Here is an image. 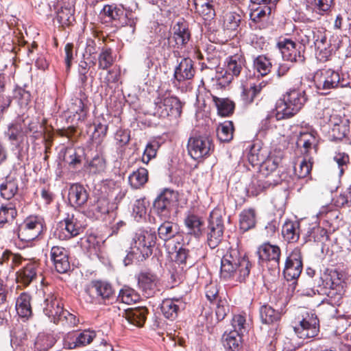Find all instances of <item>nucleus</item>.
<instances>
[{
	"label": "nucleus",
	"instance_id": "f257e3e1",
	"mask_svg": "<svg viewBox=\"0 0 351 351\" xmlns=\"http://www.w3.org/2000/svg\"><path fill=\"white\" fill-rule=\"evenodd\" d=\"M251 264L236 248H230L221 258L220 278L224 280L243 282L248 277Z\"/></svg>",
	"mask_w": 351,
	"mask_h": 351
},
{
	"label": "nucleus",
	"instance_id": "f03ea898",
	"mask_svg": "<svg viewBox=\"0 0 351 351\" xmlns=\"http://www.w3.org/2000/svg\"><path fill=\"white\" fill-rule=\"evenodd\" d=\"M306 101L305 93L300 90L293 89L287 92L283 97L276 104L275 112L268 114L262 121V128L266 130L270 127V121L275 116L276 120L289 119L298 113Z\"/></svg>",
	"mask_w": 351,
	"mask_h": 351
},
{
	"label": "nucleus",
	"instance_id": "7ed1b4c3",
	"mask_svg": "<svg viewBox=\"0 0 351 351\" xmlns=\"http://www.w3.org/2000/svg\"><path fill=\"white\" fill-rule=\"evenodd\" d=\"M156 235L154 232L140 230L132 238L130 250L123 260L125 266L130 265L133 261H143L152 254L155 245Z\"/></svg>",
	"mask_w": 351,
	"mask_h": 351
},
{
	"label": "nucleus",
	"instance_id": "20e7f679",
	"mask_svg": "<svg viewBox=\"0 0 351 351\" xmlns=\"http://www.w3.org/2000/svg\"><path fill=\"white\" fill-rule=\"evenodd\" d=\"M137 4L132 3L130 6L120 5H106L104 6L102 13L110 19L122 21L123 23L131 28L134 32L135 26L138 21L136 13Z\"/></svg>",
	"mask_w": 351,
	"mask_h": 351
},
{
	"label": "nucleus",
	"instance_id": "39448f33",
	"mask_svg": "<svg viewBox=\"0 0 351 351\" xmlns=\"http://www.w3.org/2000/svg\"><path fill=\"white\" fill-rule=\"evenodd\" d=\"M213 149L212 140L206 134L193 132L188 140L187 151L194 160L208 156Z\"/></svg>",
	"mask_w": 351,
	"mask_h": 351
},
{
	"label": "nucleus",
	"instance_id": "423d86ee",
	"mask_svg": "<svg viewBox=\"0 0 351 351\" xmlns=\"http://www.w3.org/2000/svg\"><path fill=\"white\" fill-rule=\"evenodd\" d=\"M80 218H82L80 215H68L64 220L58 223L55 234L60 240H66L79 235L85 226Z\"/></svg>",
	"mask_w": 351,
	"mask_h": 351
},
{
	"label": "nucleus",
	"instance_id": "0eeeda50",
	"mask_svg": "<svg viewBox=\"0 0 351 351\" xmlns=\"http://www.w3.org/2000/svg\"><path fill=\"white\" fill-rule=\"evenodd\" d=\"M243 66L244 60L241 57L239 56L230 57L226 62L225 67L219 68L217 71L216 78L219 84L223 86L229 84L234 77L239 76Z\"/></svg>",
	"mask_w": 351,
	"mask_h": 351
},
{
	"label": "nucleus",
	"instance_id": "6e6552de",
	"mask_svg": "<svg viewBox=\"0 0 351 351\" xmlns=\"http://www.w3.org/2000/svg\"><path fill=\"white\" fill-rule=\"evenodd\" d=\"M294 331L300 339H305L317 336L319 332V320L317 316L305 311L298 324L294 326Z\"/></svg>",
	"mask_w": 351,
	"mask_h": 351
},
{
	"label": "nucleus",
	"instance_id": "1a4fd4ad",
	"mask_svg": "<svg viewBox=\"0 0 351 351\" xmlns=\"http://www.w3.org/2000/svg\"><path fill=\"white\" fill-rule=\"evenodd\" d=\"M43 228L42 219L37 216H31L19 227L18 237L22 241L29 242L38 237Z\"/></svg>",
	"mask_w": 351,
	"mask_h": 351
},
{
	"label": "nucleus",
	"instance_id": "9d476101",
	"mask_svg": "<svg viewBox=\"0 0 351 351\" xmlns=\"http://www.w3.org/2000/svg\"><path fill=\"white\" fill-rule=\"evenodd\" d=\"M277 46L281 52L284 60L291 62H303L304 58L302 54L303 50L300 46L298 47L295 43L289 38L280 39Z\"/></svg>",
	"mask_w": 351,
	"mask_h": 351
},
{
	"label": "nucleus",
	"instance_id": "9b49d317",
	"mask_svg": "<svg viewBox=\"0 0 351 351\" xmlns=\"http://www.w3.org/2000/svg\"><path fill=\"white\" fill-rule=\"evenodd\" d=\"M208 228V245L210 248L214 249L221 242L223 233V224L221 217L216 212L210 213Z\"/></svg>",
	"mask_w": 351,
	"mask_h": 351
},
{
	"label": "nucleus",
	"instance_id": "f8f14e48",
	"mask_svg": "<svg viewBox=\"0 0 351 351\" xmlns=\"http://www.w3.org/2000/svg\"><path fill=\"white\" fill-rule=\"evenodd\" d=\"M302 271V261L300 250L294 249L287 258L283 270L287 280H296Z\"/></svg>",
	"mask_w": 351,
	"mask_h": 351
},
{
	"label": "nucleus",
	"instance_id": "ddd939ff",
	"mask_svg": "<svg viewBox=\"0 0 351 351\" xmlns=\"http://www.w3.org/2000/svg\"><path fill=\"white\" fill-rule=\"evenodd\" d=\"M314 81L317 89L326 90L338 87L340 84V75L334 70L322 69L316 72Z\"/></svg>",
	"mask_w": 351,
	"mask_h": 351
},
{
	"label": "nucleus",
	"instance_id": "4468645a",
	"mask_svg": "<svg viewBox=\"0 0 351 351\" xmlns=\"http://www.w3.org/2000/svg\"><path fill=\"white\" fill-rule=\"evenodd\" d=\"M182 112V104L176 97H167L156 103L155 114L160 117H178Z\"/></svg>",
	"mask_w": 351,
	"mask_h": 351
},
{
	"label": "nucleus",
	"instance_id": "2eb2a0df",
	"mask_svg": "<svg viewBox=\"0 0 351 351\" xmlns=\"http://www.w3.org/2000/svg\"><path fill=\"white\" fill-rule=\"evenodd\" d=\"M97 337L95 331L84 330L73 335L68 334L64 339V348L73 350L84 347L90 343Z\"/></svg>",
	"mask_w": 351,
	"mask_h": 351
},
{
	"label": "nucleus",
	"instance_id": "dca6fc26",
	"mask_svg": "<svg viewBox=\"0 0 351 351\" xmlns=\"http://www.w3.org/2000/svg\"><path fill=\"white\" fill-rule=\"evenodd\" d=\"M176 195L173 191L165 190L154 201V208L157 214L164 219H168L175 203Z\"/></svg>",
	"mask_w": 351,
	"mask_h": 351
},
{
	"label": "nucleus",
	"instance_id": "f3484780",
	"mask_svg": "<svg viewBox=\"0 0 351 351\" xmlns=\"http://www.w3.org/2000/svg\"><path fill=\"white\" fill-rule=\"evenodd\" d=\"M282 157L280 153L276 154L270 153L268 157L262 162L260 166L259 172L261 178H273L276 180V184L280 182V177L277 169L281 162Z\"/></svg>",
	"mask_w": 351,
	"mask_h": 351
},
{
	"label": "nucleus",
	"instance_id": "a211bd4d",
	"mask_svg": "<svg viewBox=\"0 0 351 351\" xmlns=\"http://www.w3.org/2000/svg\"><path fill=\"white\" fill-rule=\"evenodd\" d=\"M312 42L319 58L326 60L332 51L330 42L328 40L327 31L322 27L315 28Z\"/></svg>",
	"mask_w": 351,
	"mask_h": 351
},
{
	"label": "nucleus",
	"instance_id": "6ab92c4d",
	"mask_svg": "<svg viewBox=\"0 0 351 351\" xmlns=\"http://www.w3.org/2000/svg\"><path fill=\"white\" fill-rule=\"evenodd\" d=\"M254 5L250 14V19L258 23L265 21L275 8L278 0H251Z\"/></svg>",
	"mask_w": 351,
	"mask_h": 351
},
{
	"label": "nucleus",
	"instance_id": "aec40b11",
	"mask_svg": "<svg viewBox=\"0 0 351 351\" xmlns=\"http://www.w3.org/2000/svg\"><path fill=\"white\" fill-rule=\"evenodd\" d=\"M258 254L259 259L268 262L272 268L280 270V250L278 246L263 243L259 247Z\"/></svg>",
	"mask_w": 351,
	"mask_h": 351
},
{
	"label": "nucleus",
	"instance_id": "412c9836",
	"mask_svg": "<svg viewBox=\"0 0 351 351\" xmlns=\"http://www.w3.org/2000/svg\"><path fill=\"white\" fill-rule=\"evenodd\" d=\"M98 191H100L98 195L106 196L117 203L120 202L125 195V192L122 190L120 184L113 180L103 181Z\"/></svg>",
	"mask_w": 351,
	"mask_h": 351
},
{
	"label": "nucleus",
	"instance_id": "4be33fe9",
	"mask_svg": "<svg viewBox=\"0 0 351 351\" xmlns=\"http://www.w3.org/2000/svg\"><path fill=\"white\" fill-rule=\"evenodd\" d=\"M51 259L58 273H66L70 269L67 251L62 247L53 246L51 250Z\"/></svg>",
	"mask_w": 351,
	"mask_h": 351
},
{
	"label": "nucleus",
	"instance_id": "5701e85b",
	"mask_svg": "<svg viewBox=\"0 0 351 351\" xmlns=\"http://www.w3.org/2000/svg\"><path fill=\"white\" fill-rule=\"evenodd\" d=\"M298 134L297 146L303 147L304 154H308L316 143L315 132L309 125H306L304 128H301Z\"/></svg>",
	"mask_w": 351,
	"mask_h": 351
},
{
	"label": "nucleus",
	"instance_id": "b1692460",
	"mask_svg": "<svg viewBox=\"0 0 351 351\" xmlns=\"http://www.w3.org/2000/svg\"><path fill=\"white\" fill-rule=\"evenodd\" d=\"M44 313L49 317L54 323L57 322L59 315L63 311L61 302L52 293H49L44 301Z\"/></svg>",
	"mask_w": 351,
	"mask_h": 351
},
{
	"label": "nucleus",
	"instance_id": "393cba45",
	"mask_svg": "<svg viewBox=\"0 0 351 351\" xmlns=\"http://www.w3.org/2000/svg\"><path fill=\"white\" fill-rule=\"evenodd\" d=\"M195 10L204 21L205 24H210L214 20L215 9L219 3H213L202 0H193Z\"/></svg>",
	"mask_w": 351,
	"mask_h": 351
},
{
	"label": "nucleus",
	"instance_id": "a878e982",
	"mask_svg": "<svg viewBox=\"0 0 351 351\" xmlns=\"http://www.w3.org/2000/svg\"><path fill=\"white\" fill-rule=\"evenodd\" d=\"M68 199L71 206L80 207L88 201V193L82 185L74 184L69 189Z\"/></svg>",
	"mask_w": 351,
	"mask_h": 351
},
{
	"label": "nucleus",
	"instance_id": "bb28decb",
	"mask_svg": "<svg viewBox=\"0 0 351 351\" xmlns=\"http://www.w3.org/2000/svg\"><path fill=\"white\" fill-rule=\"evenodd\" d=\"M191 34L188 23L180 20L173 27V38L178 47L185 45L189 40Z\"/></svg>",
	"mask_w": 351,
	"mask_h": 351
},
{
	"label": "nucleus",
	"instance_id": "cd10ccee",
	"mask_svg": "<svg viewBox=\"0 0 351 351\" xmlns=\"http://www.w3.org/2000/svg\"><path fill=\"white\" fill-rule=\"evenodd\" d=\"M159 282L157 276L151 273H143L139 276L138 285L146 297H151L157 289Z\"/></svg>",
	"mask_w": 351,
	"mask_h": 351
},
{
	"label": "nucleus",
	"instance_id": "c85d7f7f",
	"mask_svg": "<svg viewBox=\"0 0 351 351\" xmlns=\"http://www.w3.org/2000/svg\"><path fill=\"white\" fill-rule=\"evenodd\" d=\"M194 74L193 61L190 58L182 59L174 71V77L178 82L191 80Z\"/></svg>",
	"mask_w": 351,
	"mask_h": 351
},
{
	"label": "nucleus",
	"instance_id": "c756f323",
	"mask_svg": "<svg viewBox=\"0 0 351 351\" xmlns=\"http://www.w3.org/2000/svg\"><path fill=\"white\" fill-rule=\"evenodd\" d=\"M112 199L106 196L99 195L95 204L93 206L94 215L96 217H101L104 215L113 212L117 208V203L112 202Z\"/></svg>",
	"mask_w": 351,
	"mask_h": 351
},
{
	"label": "nucleus",
	"instance_id": "7c9ffc66",
	"mask_svg": "<svg viewBox=\"0 0 351 351\" xmlns=\"http://www.w3.org/2000/svg\"><path fill=\"white\" fill-rule=\"evenodd\" d=\"M276 184V180L273 178H269V179L261 178V173L258 172L256 176L252 178L248 186V192L253 195H257L269 186Z\"/></svg>",
	"mask_w": 351,
	"mask_h": 351
},
{
	"label": "nucleus",
	"instance_id": "2f4dec72",
	"mask_svg": "<svg viewBox=\"0 0 351 351\" xmlns=\"http://www.w3.org/2000/svg\"><path fill=\"white\" fill-rule=\"evenodd\" d=\"M38 263L36 261L29 262L19 272L18 281L25 286L29 285L37 276Z\"/></svg>",
	"mask_w": 351,
	"mask_h": 351
},
{
	"label": "nucleus",
	"instance_id": "473e14b6",
	"mask_svg": "<svg viewBox=\"0 0 351 351\" xmlns=\"http://www.w3.org/2000/svg\"><path fill=\"white\" fill-rule=\"evenodd\" d=\"M147 312L145 307L129 308L125 310L123 316L130 324L141 327L145 322Z\"/></svg>",
	"mask_w": 351,
	"mask_h": 351
},
{
	"label": "nucleus",
	"instance_id": "72a5a7b5",
	"mask_svg": "<svg viewBox=\"0 0 351 351\" xmlns=\"http://www.w3.org/2000/svg\"><path fill=\"white\" fill-rule=\"evenodd\" d=\"M16 215L17 211L13 203L2 205L0 208V229L12 225Z\"/></svg>",
	"mask_w": 351,
	"mask_h": 351
},
{
	"label": "nucleus",
	"instance_id": "f704fd0d",
	"mask_svg": "<svg viewBox=\"0 0 351 351\" xmlns=\"http://www.w3.org/2000/svg\"><path fill=\"white\" fill-rule=\"evenodd\" d=\"M181 308H184V304L179 299H166L161 304L163 315L170 319H174L177 317L178 312Z\"/></svg>",
	"mask_w": 351,
	"mask_h": 351
},
{
	"label": "nucleus",
	"instance_id": "c9c22d12",
	"mask_svg": "<svg viewBox=\"0 0 351 351\" xmlns=\"http://www.w3.org/2000/svg\"><path fill=\"white\" fill-rule=\"evenodd\" d=\"M184 225L188 234L195 237H199L202 234L203 221L198 215L188 213L184 219Z\"/></svg>",
	"mask_w": 351,
	"mask_h": 351
},
{
	"label": "nucleus",
	"instance_id": "e433bc0d",
	"mask_svg": "<svg viewBox=\"0 0 351 351\" xmlns=\"http://www.w3.org/2000/svg\"><path fill=\"white\" fill-rule=\"evenodd\" d=\"M282 234L289 243H295L300 237V224L298 221H286L282 228Z\"/></svg>",
	"mask_w": 351,
	"mask_h": 351
},
{
	"label": "nucleus",
	"instance_id": "4c0bfd02",
	"mask_svg": "<svg viewBox=\"0 0 351 351\" xmlns=\"http://www.w3.org/2000/svg\"><path fill=\"white\" fill-rule=\"evenodd\" d=\"M30 295L26 293H21L16 302V310L18 315L23 318H29L32 314L30 304Z\"/></svg>",
	"mask_w": 351,
	"mask_h": 351
},
{
	"label": "nucleus",
	"instance_id": "58836bf2",
	"mask_svg": "<svg viewBox=\"0 0 351 351\" xmlns=\"http://www.w3.org/2000/svg\"><path fill=\"white\" fill-rule=\"evenodd\" d=\"M178 232V224L169 221H165L158 228V237L164 241L173 239Z\"/></svg>",
	"mask_w": 351,
	"mask_h": 351
},
{
	"label": "nucleus",
	"instance_id": "ea45409f",
	"mask_svg": "<svg viewBox=\"0 0 351 351\" xmlns=\"http://www.w3.org/2000/svg\"><path fill=\"white\" fill-rule=\"evenodd\" d=\"M242 336L236 331L226 332L222 337L223 346L226 349L235 351L241 348Z\"/></svg>",
	"mask_w": 351,
	"mask_h": 351
},
{
	"label": "nucleus",
	"instance_id": "a19ab883",
	"mask_svg": "<svg viewBox=\"0 0 351 351\" xmlns=\"http://www.w3.org/2000/svg\"><path fill=\"white\" fill-rule=\"evenodd\" d=\"M256 224V213L252 208L243 210L239 215L240 229L243 232L254 227Z\"/></svg>",
	"mask_w": 351,
	"mask_h": 351
},
{
	"label": "nucleus",
	"instance_id": "79ce46f5",
	"mask_svg": "<svg viewBox=\"0 0 351 351\" xmlns=\"http://www.w3.org/2000/svg\"><path fill=\"white\" fill-rule=\"evenodd\" d=\"M241 16L235 12H228L226 13L223 18V28L228 32H235L237 31Z\"/></svg>",
	"mask_w": 351,
	"mask_h": 351
},
{
	"label": "nucleus",
	"instance_id": "37998d69",
	"mask_svg": "<svg viewBox=\"0 0 351 351\" xmlns=\"http://www.w3.org/2000/svg\"><path fill=\"white\" fill-rule=\"evenodd\" d=\"M213 100L220 116L228 117L232 114L234 104L231 100L226 98H219L215 96L213 97Z\"/></svg>",
	"mask_w": 351,
	"mask_h": 351
},
{
	"label": "nucleus",
	"instance_id": "c03bdc74",
	"mask_svg": "<svg viewBox=\"0 0 351 351\" xmlns=\"http://www.w3.org/2000/svg\"><path fill=\"white\" fill-rule=\"evenodd\" d=\"M321 118L323 122L328 123L329 126L341 125L343 121H349L346 117L341 116L333 109L329 108L323 110Z\"/></svg>",
	"mask_w": 351,
	"mask_h": 351
},
{
	"label": "nucleus",
	"instance_id": "a18cd8bd",
	"mask_svg": "<svg viewBox=\"0 0 351 351\" xmlns=\"http://www.w3.org/2000/svg\"><path fill=\"white\" fill-rule=\"evenodd\" d=\"M325 280L329 288L339 291L343 288L344 275L336 269H332L326 275Z\"/></svg>",
	"mask_w": 351,
	"mask_h": 351
},
{
	"label": "nucleus",
	"instance_id": "49530a36",
	"mask_svg": "<svg viewBox=\"0 0 351 351\" xmlns=\"http://www.w3.org/2000/svg\"><path fill=\"white\" fill-rule=\"evenodd\" d=\"M74 9L70 6H62L56 12V20L62 26L69 25L74 20Z\"/></svg>",
	"mask_w": 351,
	"mask_h": 351
},
{
	"label": "nucleus",
	"instance_id": "de8ad7c7",
	"mask_svg": "<svg viewBox=\"0 0 351 351\" xmlns=\"http://www.w3.org/2000/svg\"><path fill=\"white\" fill-rule=\"evenodd\" d=\"M148 180V171L145 168H139L129 176V182L132 187L138 189L144 185Z\"/></svg>",
	"mask_w": 351,
	"mask_h": 351
},
{
	"label": "nucleus",
	"instance_id": "09e8293b",
	"mask_svg": "<svg viewBox=\"0 0 351 351\" xmlns=\"http://www.w3.org/2000/svg\"><path fill=\"white\" fill-rule=\"evenodd\" d=\"M18 191V184L16 180L7 178L0 185L1 196L5 199L12 198Z\"/></svg>",
	"mask_w": 351,
	"mask_h": 351
},
{
	"label": "nucleus",
	"instance_id": "8fccbe9b",
	"mask_svg": "<svg viewBox=\"0 0 351 351\" xmlns=\"http://www.w3.org/2000/svg\"><path fill=\"white\" fill-rule=\"evenodd\" d=\"M233 132L234 128L232 122L230 121H224L217 128V137L221 142H229L233 138Z\"/></svg>",
	"mask_w": 351,
	"mask_h": 351
},
{
	"label": "nucleus",
	"instance_id": "3c124183",
	"mask_svg": "<svg viewBox=\"0 0 351 351\" xmlns=\"http://www.w3.org/2000/svg\"><path fill=\"white\" fill-rule=\"evenodd\" d=\"M92 289H94L98 296L103 299H108L114 293L112 285L104 281L93 282Z\"/></svg>",
	"mask_w": 351,
	"mask_h": 351
},
{
	"label": "nucleus",
	"instance_id": "603ef678",
	"mask_svg": "<svg viewBox=\"0 0 351 351\" xmlns=\"http://www.w3.org/2000/svg\"><path fill=\"white\" fill-rule=\"evenodd\" d=\"M313 1L314 3L311 7L307 5V10L320 16L327 14L334 4V0H313Z\"/></svg>",
	"mask_w": 351,
	"mask_h": 351
},
{
	"label": "nucleus",
	"instance_id": "864d4df0",
	"mask_svg": "<svg viewBox=\"0 0 351 351\" xmlns=\"http://www.w3.org/2000/svg\"><path fill=\"white\" fill-rule=\"evenodd\" d=\"M311 169L312 163L305 158L298 160L293 166L294 174L298 178L307 177L310 174Z\"/></svg>",
	"mask_w": 351,
	"mask_h": 351
},
{
	"label": "nucleus",
	"instance_id": "5fc2aeb1",
	"mask_svg": "<svg viewBox=\"0 0 351 351\" xmlns=\"http://www.w3.org/2000/svg\"><path fill=\"white\" fill-rule=\"evenodd\" d=\"M329 136L332 141L343 139L348 133L350 126L349 121H343V124L329 126Z\"/></svg>",
	"mask_w": 351,
	"mask_h": 351
},
{
	"label": "nucleus",
	"instance_id": "6e6d98bb",
	"mask_svg": "<svg viewBox=\"0 0 351 351\" xmlns=\"http://www.w3.org/2000/svg\"><path fill=\"white\" fill-rule=\"evenodd\" d=\"M106 167V160L103 156L97 154L90 160L86 166L90 173L97 174L104 172Z\"/></svg>",
	"mask_w": 351,
	"mask_h": 351
},
{
	"label": "nucleus",
	"instance_id": "4d7b16f0",
	"mask_svg": "<svg viewBox=\"0 0 351 351\" xmlns=\"http://www.w3.org/2000/svg\"><path fill=\"white\" fill-rule=\"evenodd\" d=\"M260 317L263 323L269 324L277 321L280 314L270 306L263 305L260 309Z\"/></svg>",
	"mask_w": 351,
	"mask_h": 351
},
{
	"label": "nucleus",
	"instance_id": "13d9d810",
	"mask_svg": "<svg viewBox=\"0 0 351 351\" xmlns=\"http://www.w3.org/2000/svg\"><path fill=\"white\" fill-rule=\"evenodd\" d=\"M139 295L130 287H124L121 289L118 300L126 304H132L139 300Z\"/></svg>",
	"mask_w": 351,
	"mask_h": 351
},
{
	"label": "nucleus",
	"instance_id": "bf43d9fd",
	"mask_svg": "<svg viewBox=\"0 0 351 351\" xmlns=\"http://www.w3.org/2000/svg\"><path fill=\"white\" fill-rule=\"evenodd\" d=\"M61 312L62 313L59 315L57 319V322H55V324H60L63 326L67 328L75 327L79 324V319L73 313L64 309Z\"/></svg>",
	"mask_w": 351,
	"mask_h": 351
},
{
	"label": "nucleus",
	"instance_id": "052dcab7",
	"mask_svg": "<svg viewBox=\"0 0 351 351\" xmlns=\"http://www.w3.org/2000/svg\"><path fill=\"white\" fill-rule=\"evenodd\" d=\"M231 324L233 328L232 331H236L240 335H243L248 330L249 324L247 323L245 317L243 315H234L232 319Z\"/></svg>",
	"mask_w": 351,
	"mask_h": 351
},
{
	"label": "nucleus",
	"instance_id": "680f3d73",
	"mask_svg": "<svg viewBox=\"0 0 351 351\" xmlns=\"http://www.w3.org/2000/svg\"><path fill=\"white\" fill-rule=\"evenodd\" d=\"M254 68L261 75H266L268 74L271 69V62L265 56H258L254 61Z\"/></svg>",
	"mask_w": 351,
	"mask_h": 351
},
{
	"label": "nucleus",
	"instance_id": "e2e57ef3",
	"mask_svg": "<svg viewBox=\"0 0 351 351\" xmlns=\"http://www.w3.org/2000/svg\"><path fill=\"white\" fill-rule=\"evenodd\" d=\"M263 82L260 83L258 85L250 86L249 89H243L241 94V99L245 104H251L256 95L261 91L262 88L265 86Z\"/></svg>",
	"mask_w": 351,
	"mask_h": 351
},
{
	"label": "nucleus",
	"instance_id": "0e129e2a",
	"mask_svg": "<svg viewBox=\"0 0 351 351\" xmlns=\"http://www.w3.org/2000/svg\"><path fill=\"white\" fill-rule=\"evenodd\" d=\"M55 339L50 335L41 333L36 338V345L40 351H47L55 343Z\"/></svg>",
	"mask_w": 351,
	"mask_h": 351
},
{
	"label": "nucleus",
	"instance_id": "69168bd1",
	"mask_svg": "<svg viewBox=\"0 0 351 351\" xmlns=\"http://www.w3.org/2000/svg\"><path fill=\"white\" fill-rule=\"evenodd\" d=\"M113 64L112 51L110 49H103L98 57L99 68L107 69Z\"/></svg>",
	"mask_w": 351,
	"mask_h": 351
},
{
	"label": "nucleus",
	"instance_id": "338daca9",
	"mask_svg": "<svg viewBox=\"0 0 351 351\" xmlns=\"http://www.w3.org/2000/svg\"><path fill=\"white\" fill-rule=\"evenodd\" d=\"M333 160L338 166L339 176H342L344 171L348 168L350 160L349 156L345 152H337L333 156Z\"/></svg>",
	"mask_w": 351,
	"mask_h": 351
},
{
	"label": "nucleus",
	"instance_id": "774afa93",
	"mask_svg": "<svg viewBox=\"0 0 351 351\" xmlns=\"http://www.w3.org/2000/svg\"><path fill=\"white\" fill-rule=\"evenodd\" d=\"M159 144L157 141H153L147 143L142 157L144 163L147 164L152 158L156 156Z\"/></svg>",
	"mask_w": 351,
	"mask_h": 351
}]
</instances>
